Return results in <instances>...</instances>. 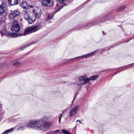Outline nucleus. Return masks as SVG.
Wrapping results in <instances>:
<instances>
[{"instance_id": "1", "label": "nucleus", "mask_w": 134, "mask_h": 134, "mask_svg": "<svg viewBox=\"0 0 134 134\" xmlns=\"http://www.w3.org/2000/svg\"><path fill=\"white\" fill-rule=\"evenodd\" d=\"M41 28V27L39 25H32L26 29L23 34H17L14 33V32H13V33L8 32L6 28L4 27L2 31H0V34H1L2 36H3V35H6L8 34L10 36L15 37L18 36L25 35L29 34L35 32L40 29Z\"/></svg>"}, {"instance_id": "2", "label": "nucleus", "mask_w": 134, "mask_h": 134, "mask_svg": "<svg viewBox=\"0 0 134 134\" xmlns=\"http://www.w3.org/2000/svg\"><path fill=\"white\" fill-rule=\"evenodd\" d=\"M40 120L41 121L40 123H41V122L43 123L41 124L40 126H38L37 129L41 130L43 131H47L51 126V124L47 122H44L42 119Z\"/></svg>"}, {"instance_id": "3", "label": "nucleus", "mask_w": 134, "mask_h": 134, "mask_svg": "<svg viewBox=\"0 0 134 134\" xmlns=\"http://www.w3.org/2000/svg\"><path fill=\"white\" fill-rule=\"evenodd\" d=\"M41 121L40 120L37 121L31 120L28 122L26 125L27 127L35 128L37 129L38 127V125L40 123Z\"/></svg>"}, {"instance_id": "4", "label": "nucleus", "mask_w": 134, "mask_h": 134, "mask_svg": "<svg viewBox=\"0 0 134 134\" xmlns=\"http://www.w3.org/2000/svg\"><path fill=\"white\" fill-rule=\"evenodd\" d=\"M11 30L13 32H19L20 30V27L17 21L14 20L12 24Z\"/></svg>"}, {"instance_id": "5", "label": "nucleus", "mask_w": 134, "mask_h": 134, "mask_svg": "<svg viewBox=\"0 0 134 134\" xmlns=\"http://www.w3.org/2000/svg\"><path fill=\"white\" fill-rule=\"evenodd\" d=\"M20 13V12L18 9L14 10H11L10 13L8 15V17L11 19H14L16 17L19 16Z\"/></svg>"}, {"instance_id": "6", "label": "nucleus", "mask_w": 134, "mask_h": 134, "mask_svg": "<svg viewBox=\"0 0 134 134\" xmlns=\"http://www.w3.org/2000/svg\"><path fill=\"white\" fill-rule=\"evenodd\" d=\"M6 8L4 2H2L1 4L0 5V15L1 16L5 15Z\"/></svg>"}, {"instance_id": "7", "label": "nucleus", "mask_w": 134, "mask_h": 134, "mask_svg": "<svg viewBox=\"0 0 134 134\" xmlns=\"http://www.w3.org/2000/svg\"><path fill=\"white\" fill-rule=\"evenodd\" d=\"M41 3L44 6H50L53 4V1L52 0H42Z\"/></svg>"}, {"instance_id": "8", "label": "nucleus", "mask_w": 134, "mask_h": 134, "mask_svg": "<svg viewBox=\"0 0 134 134\" xmlns=\"http://www.w3.org/2000/svg\"><path fill=\"white\" fill-rule=\"evenodd\" d=\"M24 18L25 19L28 20L29 24H31L32 22L35 20V18H32V19L30 18L29 15L27 13H25L24 14Z\"/></svg>"}, {"instance_id": "9", "label": "nucleus", "mask_w": 134, "mask_h": 134, "mask_svg": "<svg viewBox=\"0 0 134 134\" xmlns=\"http://www.w3.org/2000/svg\"><path fill=\"white\" fill-rule=\"evenodd\" d=\"M79 107V106L78 105L76 107L73 108L71 110L69 116L70 117H72L76 113Z\"/></svg>"}, {"instance_id": "10", "label": "nucleus", "mask_w": 134, "mask_h": 134, "mask_svg": "<svg viewBox=\"0 0 134 134\" xmlns=\"http://www.w3.org/2000/svg\"><path fill=\"white\" fill-rule=\"evenodd\" d=\"M33 14L35 16V18H39L41 16V10H33Z\"/></svg>"}, {"instance_id": "11", "label": "nucleus", "mask_w": 134, "mask_h": 134, "mask_svg": "<svg viewBox=\"0 0 134 134\" xmlns=\"http://www.w3.org/2000/svg\"><path fill=\"white\" fill-rule=\"evenodd\" d=\"M96 52V51H93L91 53H89L87 54H85L84 55L82 56H81L76 57L74 58L71 59V60L74 59H77V58H80V57H90V56H92V55H93V54L94 53H95Z\"/></svg>"}, {"instance_id": "12", "label": "nucleus", "mask_w": 134, "mask_h": 134, "mask_svg": "<svg viewBox=\"0 0 134 134\" xmlns=\"http://www.w3.org/2000/svg\"><path fill=\"white\" fill-rule=\"evenodd\" d=\"M126 8V6L125 5L120 6L118 8L116 9V11L118 12H120L124 10V9Z\"/></svg>"}, {"instance_id": "13", "label": "nucleus", "mask_w": 134, "mask_h": 134, "mask_svg": "<svg viewBox=\"0 0 134 134\" xmlns=\"http://www.w3.org/2000/svg\"><path fill=\"white\" fill-rule=\"evenodd\" d=\"M27 4L25 2H21L20 4V6L23 8L26 9Z\"/></svg>"}, {"instance_id": "14", "label": "nucleus", "mask_w": 134, "mask_h": 134, "mask_svg": "<svg viewBox=\"0 0 134 134\" xmlns=\"http://www.w3.org/2000/svg\"><path fill=\"white\" fill-rule=\"evenodd\" d=\"M35 42H32L31 43L28 44H27L25 45L22 47L21 48H20L21 49V50H23L27 46H29L32 45L33 44H34Z\"/></svg>"}, {"instance_id": "15", "label": "nucleus", "mask_w": 134, "mask_h": 134, "mask_svg": "<svg viewBox=\"0 0 134 134\" xmlns=\"http://www.w3.org/2000/svg\"><path fill=\"white\" fill-rule=\"evenodd\" d=\"M99 77V75H98L92 76L90 77V79L91 80H95Z\"/></svg>"}, {"instance_id": "16", "label": "nucleus", "mask_w": 134, "mask_h": 134, "mask_svg": "<svg viewBox=\"0 0 134 134\" xmlns=\"http://www.w3.org/2000/svg\"><path fill=\"white\" fill-rule=\"evenodd\" d=\"M87 77V76L86 75H84L82 76H80L79 77V80L80 81L85 80L86 78Z\"/></svg>"}, {"instance_id": "17", "label": "nucleus", "mask_w": 134, "mask_h": 134, "mask_svg": "<svg viewBox=\"0 0 134 134\" xmlns=\"http://www.w3.org/2000/svg\"><path fill=\"white\" fill-rule=\"evenodd\" d=\"M5 18H0V24H5Z\"/></svg>"}, {"instance_id": "18", "label": "nucleus", "mask_w": 134, "mask_h": 134, "mask_svg": "<svg viewBox=\"0 0 134 134\" xmlns=\"http://www.w3.org/2000/svg\"><path fill=\"white\" fill-rule=\"evenodd\" d=\"M90 80H91L90 79V78H88L87 77L85 79V80L83 81L84 83V84L86 83H88L89 82V81Z\"/></svg>"}, {"instance_id": "19", "label": "nucleus", "mask_w": 134, "mask_h": 134, "mask_svg": "<svg viewBox=\"0 0 134 134\" xmlns=\"http://www.w3.org/2000/svg\"><path fill=\"white\" fill-rule=\"evenodd\" d=\"M77 84L78 85H83L84 84V83L83 81L82 82L81 81H79L78 82H76Z\"/></svg>"}, {"instance_id": "20", "label": "nucleus", "mask_w": 134, "mask_h": 134, "mask_svg": "<svg viewBox=\"0 0 134 134\" xmlns=\"http://www.w3.org/2000/svg\"><path fill=\"white\" fill-rule=\"evenodd\" d=\"M20 64H21L20 62H16V63H13V66H18L19 65H20Z\"/></svg>"}, {"instance_id": "21", "label": "nucleus", "mask_w": 134, "mask_h": 134, "mask_svg": "<svg viewBox=\"0 0 134 134\" xmlns=\"http://www.w3.org/2000/svg\"><path fill=\"white\" fill-rule=\"evenodd\" d=\"M62 131L64 134H71L68 131L66 130L62 129Z\"/></svg>"}, {"instance_id": "22", "label": "nucleus", "mask_w": 134, "mask_h": 134, "mask_svg": "<svg viewBox=\"0 0 134 134\" xmlns=\"http://www.w3.org/2000/svg\"><path fill=\"white\" fill-rule=\"evenodd\" d=\"M14 130V128H12L10 129L7 130V131L9 132H12Z\"/></svg>"}, {"instance_id": "23", "label": "nucleus", "mask_w": 134, "mask_h": 134, "mask_svg": "<svg viewBox=\"0 0 134 134\" xmlns=\"http://www.w3.org/2000/svg\"><path fill=\"white\" fill-rule=\"evenodd\" d=\"M59 115H60V117L59 118V123H60L61 121V118L62 117V114H60Z\"/></svg>"}, {"instance_id": "24", "label": "nucleus", "mask_w": 134, "mask_h": 134, "mask_svg": "<svg viewBox=\"0 0 134 134\" xmlns=\"http://www.w3.org/2000/svg\"><path fill=\"white\" fill-rule=\"evenodd\" d=\"M9 133L8 131H7V130L5 131L2 133V134H7Z\"/></svg>"}, {"instance_id": "25", "label": "nucleus", "mask_w": 134, "mask_h": 134, "mask_svg": "<svg viewBox=\"0 0 134 134\" xmlns=\"http://www.w3.org/2000/svg\"><path fill=\"white\" fill-rule=\"evenodd\" d=\"M64 0H59V1L60 3H63Z\"/></svg>"}, {"instance_id": "26", "label": "nucleus", "mask_w": 134, "mask_h": 134, "mask_svg": "<svg viewBox=\"0 0 134 134\" xmlns=\"http://www.w3.org/2000/svg\"><path fill=\"white\" fill-rule=\"evenodd\" d=\"M77 121H79V122H80V123H82L81 122V121L79 120H77V121H76V122H77Z\"/></svg>"}, {"instance_id": "27", "label": "nucleus", "mask_w": 134, "mask_h": 134, "mask_svg": "<svg viewBox=\"0 0 134 134\" xmlns=\"http://www.w3.org/2000/svg\"><path fill=\"white\" fill-rule=\"evenodd\" d=\"M76 96H75V97H74V99H73V100L72 101V103L74 102V100H75V98H76Z\"/></svg>"}, {"instance_id": "28", "label": "nucleus", "mask_w": 134, "mask_h": 134, "mask_svg": "<svg viewBox=\"0 0 134 134\" xmlns=\"http://www.w3.org/2000/svg\"><path fill=\"white\" fill-rule=\"evenodd\" d=\"M50 16H48V18H47L48 19H50Z\"/></svg>"}, {"instance_id": "29", "label": "nucleus", "mask_w": 134, "mask_h": 134, "mask_svg": "<svg viewBox=\"0 0 134 134\" xmlns=\"http://www.w3.org/2000/svg\"><path fill=\"white\" fill-rule=\"evenodd\" d=\"M62 7H61V8H60L57 11H59V10H60V9H61V8H62Z\"/></svg>"}, {"instance_id": "30", "label": "nucleus", "mask_w": 134, "mask_h": 134, "mask_svg": "<svg viewBox=\"0 0 134 134\" xmlns=\"http://www.w3.org/2000/svg\"><path fill=\"white\" fill-rule=\"evenodd\" d=\"M59 130H57L55 131L56 132H58L59 131Z\"/></svg>"}, {"instance_id": "31", "label": "nucleus", "mask_w": 134, "mask_h": 134, "mask_svg": "<svg viewBox=\"0 0 134 134\" xmlns=\"http://www.w3.org/2000/svg\"><path fill=\"white\" fill-rule=\"evenodd\" d=\"M103 34L104 35H105V34H104V31H103Z\"/></svg>"}, {"instance_id": "32", "label": "nucleus", "mask_w": 134, "mask_h": 134, "mask_svg": "<svg viewBox=\"0 0 134 134\" xmlns=\"http://www.w3.org/2000/svg\"><path fill=\"white\" fill-rule=\"evenodd\" d=\"M56 5H57V6H58V4H57Z\"/></svg>"}, {"instance_id": "33", "label": "nucleus", "mask_w": 134, "mask_h": 134, "mask_svg": "<svg viewBox=\"0 0 134 134\" xmlns=\"http://www.w3.org/2000/svg\"><path fill=\"white\" fill-rule=\"evenodd\" d=\"M90 24H89V25H88V26H90Z\"/></svg>"}, {"instance_id": "34", "label": "nucleus", "mask_w": 134, "mask_h": 134, "mask_svg": "<svg viewBox=\"0 0 134 134\" xmlns=\"http://www.w3.org/2000/svg\"><path fill=\"white\" fill-rule=\"evenodd\" d=\"M21 128H22V127H20V128L21 129Z\"/></svg>"}, {"instance_id": "35", "label": "nucleus", "mask_w": 134, "mask_h": 134, "mask_svg": "<svg viewBox=\"0 0 134 134\" xmlns=\"http://www.w3.org/2000/svg\"><path fill=\"white\" fill-rule=\"evenodd\" d=\"M46 134H49V133H47Z\"/></svg>"}]
</instances>
